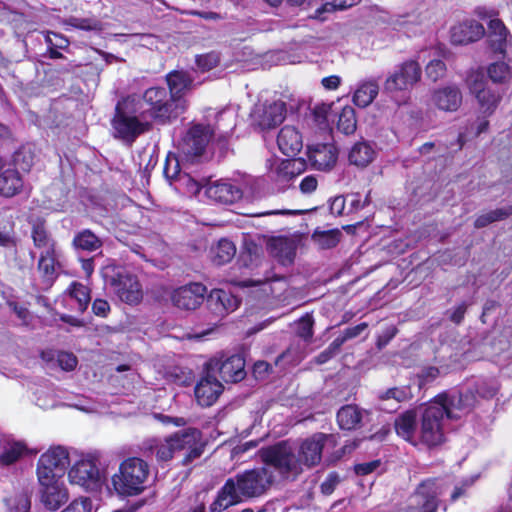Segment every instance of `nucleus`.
<instances>
[{
	"instance_id": "nucleus-58",
	"label": "nucleus",
	"mask_w": 512,
	"mask_h": 512,
	"mask_svg": "<svg viewBox=\"0 0 512 512\" xmlns=\"http://www.w3.org/2000/svg\"><path fill=\"white\" fill-rule=\"evenodd\" d=\"M382 401L394 400L396 403L404 402L409 399V392L406 388L393 387L380 394Z\"/></svg>"
},
{
	"instance_id": "nucleus-53",
	"label": "nucleus",
	"mask_w": 512,
	"mask_h": 512,
	"mask_svg": "<svg viewBox=\"0 0 512 512\" xmlns=\"http://www.w3.org/2000/svg\"><path fill=\"white\" fill-rule=\"evenodd\" d=\"M15 165L23 171H29L34 164V154L30 148L19 149L14 156Z\"/></svg>"
},
{
	"instance_id": "nucleus-2",
	"label": "nucleus",
	"mask_w": 512,
	"mask_h": 512,
	"mask_svg": "<svg viewBox=\"0 0 512 512\" xmlns=\"http://www.w3.org/2000/svg\"><path fill=\"white\" fill-rule=\"evenodd\" d=\"M261 458L272 466L283 480L295 481L305 470L294 445L280 441L261 449Z\"/></svg>"
},
{
	"instance_id": "nucleus-47",
	"label": "nucleus",
	"mask_w": 512,
	"mask_h": 512,
	"mask_svg": "<svg viewBox=\"0 0 512 512\" xmlns=\"http://www.w3.org/2000/svg\"><path fill=\"white\" fill-rule=\"evenodd\" d=\"M63 24L85 31H98L102 29L101 22L95 18H79L71 16L63 20Z\"/></svg>"
},
{
	"instance_id": "nucleus-40",
	"label": "nucleus",
	"mask_w": 512,
	"mask_h": 512,
	"mask_svg": "<svg viewBox=\"0 0 512 512\" xmlns=\"http://www.w3.org/2000/svg\"><path fill=\"white\" fill-rule=\"evenodd\" d=\"M32 492L22 489L5 500L7 512H30Z\"/></svg>"
},
{
	"instance_id": "nucleus-39",
	"label": "nucleus",
	"mask_w": 512,
	"mask_h": 512,
	"mask_svg": "<svg viewBox=\"0 0 512 512\" xmlns=\"http://www.w3.org/2000/svg\"><path fill=\"white\" fill-rule=\"evenodd\" d=\"M379 92V86L375 81L362 83L355 91L353 101L355 105L365 108L370 105Z\"/></svg>"
},
{
	"instance_id": "nucleus-36",
	"label": "nucleus",
	"mask_w": 512,
	"mask_h": 512,
	"mask_svg": "<svg viewBox=\"0 0 512 512\" xmlns=\"http://www.w3.org/2000/svg\"><path fill=\"white\" fill-rule=\"evenodd\" d=\"M72 246L77 251L94 252L103 246V242L90 229H83L75 234Z\"/></svg>"
},
{
	"instance_id": "nucleus-41",
	"label": "nucleus",
	"mask_w": 512,
	"mask_h": 512,
	"mask_svg": "<svg viewBox=\"0 0 512 512\" xmlns=\"http://www.w3.org/2000/svg\"><path fill=\"white\" fill-rule=\"evenodd\" d=\"M56 255L55 252L40 254L38 261V271L47 287L51 286L56 279Z\"/></svg>"
},
{
	"instance_id": "nucleus-24",
	"label": "nucleus",
	"mask_w": 512,
	"mask_h": 512,
	"mask_svg": "<svg viewBox=\"0 0 512 512\" xmlns=\"http://www.w3.org/2000/svg\"><path fill=\"white\" fill-rule=\"evenodd\" d=\"M485 33L481 23L470 20L459 23L451 29V41L454 44H468L479 40Z\"/></svg>"
},
{
	"instance_id": "nucleus-54",
	"label": "nucleus",
	"mask_w": 512,
	"mask_h": 512,
	"mask_svg": "<svg viewBox=\"0 0 512 512\" xmlns=\"http://www.w3.org/2000/svg\"><path fill=\"white\" fill-rule=\"evenodd\" d=\"M172 186L175 190L188 194H197L200 190L198 183L186 173L181 175Z\"/></svg>"
},
{
	"instance_id": "nucleus-4",
	"label": "nucleus",
	"mask_w": 512,
	"mask_h": 512,
	"mask_svg": "<svg viewBox=\"0 0 512 512\" xmlns=\"http://www.w3.org/2000/svg\"><path fill=\"white\" fill-rule=\"evenodd\" d=\"M143 99L150 106V115L162 123L176 118L185 109V102L173 98L164 87L147 89Z\"/></svg>"
},
{
	"instance_id": "nucleus-20",
	"label": "nucleus",
	"mask_w": 512,
	"mask_h": 512,
	"mask_svg": "<svg viewBox=\"0 0 512 512\" xmlns=\"http://www.w3.org/2000/svg\"><path fill=\"white\" fill-rule=\"evenodd\" d=\"M463 95L455 84L439 87L431 94V103L444 112H455L462 105Z\"/></svg>"
},
{
	"instance_id": "nucleus-48",
	"label": "nucleus",
	"mask_w": 512,
	"mask_h": 512,
	"mask_svg": "<svg viewBox=\"0 0 512 512\" xmlns=\"http://www.w3.org/2000/svg\"><path fill=\"white\" fill-rule=\"evenodd\" d=\"M341 236V232L338 229H334L329 231L316 232L313 235V238L321 248L330 249L338 244Z\"/></svg>"
},
{
	"instance_id": "nucleus-29",
	"label": "nucleus",
	"mask_w": 512,
	"mask_h": 512,
	"mask_svg": "<svg viewBox=\"0 0 512 512\" xmlns=\"http://www.w3.org/2000/svg\"><path fill=\"white\" fill-rule=\"evenodd\" d=\"M433 401L444 408V415L447 419L457 420L470 413V411H464V401L460 393L453 395L442 393L436 396Z\"/></svg>"
},
{
	"instance_id": "nucleus-64",
	"label": "nucleus",
	"mask_w": 512,
	"mask_h": 512,
	"mask_svg": "<svg viewBox=\"0 0 512 512\" xmlns=\"http://www.w3.org/2000/svg\"><path fill=\"white\" fill-rule=\"evenodd\" d=\"M90 510H91V502L87 498H85V499L73 501L62 512H90Z\"/></svg>"
},
{
	"instance_id": "nucleus-56",
	"label": "nucleus",
	"mask_w": 512,
	"mask_h": 512,
	"mask_svg": "<svg viewBox=\"0 0 512 512\" xmlns=\"http://www.w3.org/2000/svg\"><path fill=\"white\" fill-rule=\"evenodd\" d=\"M475 393L484 399L492 398L498 391V386L494 381L481 380L473 387Z\"/></svg>"
},
{
	"instance_id": "nucleus-52",
	"label": "nucleus",
	"mask_w": 512,
	"mask_h": 512,
	"mask_svg": "<svg viewBox=\"0 0 512 512\" xmlns=\"http://www.w3.org/2000/svg\"><path fill=\"white\" fill-rule=\"evenodd\" d=\"M313 325V316L309 313H306L296 323V334L304 341H310L313 337Z\"/></svg>"
},
{
	"instance_id": "nucleus-35",
	"label": "nucleus",
	"mask_w": 512,
	"mask_h": 512,
	"mask_svg": "<svg viewBox=\"0 0 512 512\" xmlns=\"http://www.w3.org/2000/svg\"><path fill=\"white\" fill-rule=\"evenodd\" d=\"M488 42L494 52L503 53L506 46L508 31L502 21L492 19L488 24Z\"/></svg>"
},
{
	"instance_id": "nucleus-34",
	"label": "nucleus",
	"mask_w": 512,
	"mask_h": 512,
	"mask_svg": "<svg viewBox=\"0 0 512 512\" xmlns=\"http://www.w3.org/2000/svg\"><path fill=\"white\" fill-rule=\"evenodd\" d=\"M169 93L178 101H183L182 96L192 86V79L184 71H172L166 76Z\"/></svg>"
},
{
	"instance_id": "nucleus-9",
	"label": "nucleus",
	"mask_w": 512,
	"mask_h": 512,
	"mask_svg": "<svg viewBox=\"0 0 512 512\" xmlns=\"http://www.w3.org/2000/svg\"><path fill=\"white\" fill-rule=\"evenodd\" d=\"M169 437L174 454L176 452L186 451V454L182 460L184 465H188L195 459L199 458L204 451L202 434L196 428H187L178 431Z\"/></svg>"
},
{
	"instance_id": "nucleus-21",
	"label": "nucleus",
	"mask_w": 512,
	"mask_h": 512,
	"mask_svg": "<svg viewBox=\"0 0 512 512\" xmlns=\"http://www.w3.org/2000/svg\"><path fill=\"white\" fill-rule=\"evenodd\" d=\"M207 374L195 387V397L199 405L212 406L223 392V385L213 372L206 370Z\"/></svg>"
},
{
	"instance_id": "nucleus-23",
	"label": "nucleus",
	"mask_w": 512,
	"mask_h": 512,
	"mask_svg": "<svg viewBox=\"0 0 512 512\" xmlns=\"http://www.w3.org/2000/svg\"><path fill=\"white\" fill-rule=\"evenodd\" d=\"M206 195L221 204H232L242 197V191L229 182L215 181L206 188Z\"/></svg>"
},
{
	"instance_id": "nucleus-60",
	"label": "nucleus",
	"mask_w": 512,
	"mask_h": 512,
	"mask_svg": "<svg viewBox=\"0 0 512 512\" xmlns=\"http://www.w3.org/2000/svg\"><path fill=\"white\" fill-rule=\"evenodd\" d=\"M76 366L77 358L72 353L59 351L56 367H59L64 371H72Z\"/></svg>"
},
{
	"instance_id": "nucleus-8",
	"label": "nucleus",
	"mask_w": 512,
	"mask_h": 512,
	"mask_svg": "<svg viewBox=\"0 0 512 512\" xmlns=\"http://www.w3.org/2000/svg\"><path fill=\"white\" fill-rule=\"evenodd\" d=\"M336 444L337 440L335 435L315 433L302 440L295 448L305 470H309L320 464L322 452L326 445L335 447Z\"/></svg>"
},
{
	"instance_id": "nucleus-42",
	"label": "nucleus",
	"mask_w": 512,
	"mask_h": 512,
	"mask_svg": "<svg viewBox=\"0 0 512 512\" xmlns=\"http://www.w3.org/2000/svg\"><path fill=\"white\" fill-rule=\"evenodd\" d=\"M236 254L234 243L228 239H221L212 248V261L216 265H224L230 262Z\"/></svg>"
},
{
	"instance_id": "nucleus-62",
	"label": "nucleus",
	"mask_w": 512,
	"mask_h": 512,
	"mask_svg": "<svg viewBox=\"0 0 512 512\" xmlns=\"http://www.w3.org/2000/svg\"><path fill=\"white\" fill-rule=\"evenodd\" d=\"M440 375V370L434 366L423 367L418 373L419 385L423 386L433 382Z\"/></svg>"
},
{
	"instance_id": "nucleus-3",
	"label": "nucleus",
	"mask_w": 512,
	"mask_h": 512,
	"mask_svg": "<svg viewBox=\"0 0 512 512\" xmlns=\"http://www.w3.org/2000/svg\"><path fill=\"white\" fill-rule=\"evenodd\" d=\"M150 475V468L146 461L138 457L124 460L118 473L112 477V484L119 495L134 496L142 493Z\"/></svg>"
},
{
	"instance_id": "nucleus-30",
	"label": "nucleus",
	"mask_w": 512,
	"mask_h": 512,
	"mask_svg": "<svg viewBox=\"0 0 512 512\" xmlns=\"http://www.w3.org/2000/svg\"><path fill=\"white\" fill-rule=\"evenodd\" d=\"M25 452V445L9 437L0 435V467L17 462Z\"/></svg>"
},
{
	"instance_id": "nucleus-12",
	"label": "nucleus",
	"mask_w": 512,
	"mask_h": 512,
	"mask_svg": "<svg viewBox=\"0 0 512 512\" xmlns=\"http://www.w3.org/2000/svg\"><path fill=\"white\" fill-rule=\"evenodd\" d=\"M112 126L115 137L130 143L149 129L148 123L141 122L135 115L127 112L122 103H118L116 106Z\"/></svg>"
},
{
	"instance_id": "nucleus-61",
	"label": "nucleus",
	"mask_w": 512,
	"mask_h": 512,
	"mask_svg": "<svg viewBox=\"0 0 512 512\" xmlns=\"http://www.w3.org/2000/svg\"><path fill=\"white\" fill-rule=\"evenodd\" d=\"M368 327V324L363 322L354 327H349L343 331V333L335 338L337 341H340L339 344L342 346L346 341L354 339L358 337L362 332H364Z\"/></svg>"
},
{
	"instance_id": "nucleus-22",
	"label": "nucleus",
	"mask_w": 512,
	"mask_h": 512,
	"mask_svg": "<svg viewBox=\"0 0 512 512\" xmlns=\"http://www.w3.org/2000/svg\"><path fill=\"white\" fill-rule=\"evenodd\" d=\"M239 304L240 300L236 296L222 289H213L207 297L209 309L220 317L235 311Z\"/></svg>"
},
{
	"instance_id": "nucleus-14",
	"label": "nucleus",
	"mask_w": 512,
	"mask_h": 512,
	"mask_svg": "<svg viewBox=\"0 0 512 512\" xmlns=\"http://www.w3.org/2000/svg\"><path fill=\"white\" fill-rule=\"evenodd\" d=\"M212 137V129L209 126H192L180 143L181 153L188 159L193 160L203 155Z\"/></svg>"
},
{
	"instance_id": "nucleus-59",
	"label": "nucleus",
	"mask_w": 512,
	"mask_h": 512,
	"mask_svg": "<svg viewBox=\"0 0 512 512\" xmlns=\"http://www.w3.org/2000/svg\"><path fill=\"white\" fill-rule=\"evenodd\" d=\"M339 342L340 341L334 339L324 351H322L318 356L314 358V362L321 365L335 357L341 350V345Z\"/></svg>"
},
{
	"instance_id": "nucleus-50",
	"label": "nucleus",
	"mask_w": 512,
	"mask_h": 512,
	"mask_svg": "<svg viewBox=\"0 0 512 512\" xmlns=\"http://www.w3.org/2000/svg\"><path fill=\"white\" fill-rule=\"evenodd\" d=\"M69 293L78 302V310L85 311L90 301L88 288L83 284L73 282L69 288Z\"/></svg>"
},
{
	"instance_id": "nucleus-13",
	"label": "nucleus",
	"mask_w": 512,
	"mask_h": 512,
	"mask_svg": "<svg viewBox=\"0 0 512 512\" xmlns=\"http://www.w3.org/2000/svg\"><path fill=\"white\" fill-rule=\"evenodd\" d=\"M206 370L215 375L218 373L223 381L232 383L243 380L246 375L245 360L239 354L231 355L226 359H210L206 363Z\"/></svg>"
},
{
	"instance_id": "nucleus-33",
	"label": "nucleus",
	"mask_w": 512,
	"mask_h": 512,
	"mask_svg": "<svg viewBox=\"0 0 512 512\" xmlns=\"http://www.w3.org/2000/svg\"><path fill=\"white\" fill-rule=\"evenodd\" d=\"M376 157V150L367 141L355 143L349 152V162L357 167L368 166Z\"/></svg>"
},
{
	"instance_id": "nucleus-57",
	"label": "nucleus",
	"mask_w": 512,
	"mask_h": 512,
	"mask_svg": "<svg viewBox=\"0 0 512 512\" xmlns=\"http://www.w3.org/2000/svg\"><path fill=\"white\" fill-rule=\"evenodd\" d=\"M446 74V65L442 60H431L426 66V76L436 82Z\"/></svg>"
},
{
	"instance_id": "nucleus-1",
	"label": "nucleus",
	"mask_w": 512,
	"mask_h": 512,
	"mask_svg": "<svg viewBox=\"0 0 512 512\" xmlns=\"http://www.w3.org/2000/svg\"><path fill=\"white\" fill-rule=\"evenodd\" d=\"M274 483V474L268 467L246 470L226 480L210 505V512H223L239 504L243 498H258Z\"/></svg>"
},
{
	"instance_id": "nucleus-63",
	"label": "nucleus",
	"mask_w": 512,
	"mask_h": 512,
	"mask_svg": "<svg viewBox=\"0 0 512 512\" xmlns=\"http://www.w3.org/2000/svg\"><path fill=\"white\" fill-rule=\"evenodd\" d=\"M347 201L345 196H336L330 202V212L333 215L341 216L347 211Z\"/></svg>"
},
{
	"instance_id": "nucleus-11",
	"label": "nucleus",
	"mask_w": 512,
	"mask_h": 512,
	"mask_svg": "<svg viewBox=\"0 0 512 512\" xmlns=\"http://www.w3.org/2000/svg\"><path fill=\"white\" fill-rule=\"evenodd\" d=\"M421 78V68L415 61H406L391 73L384 83V92L394 94L407 91Z\"/></svg>"
},
{
	"instance_id": "nucleus-55",
	"label": "nucleus",
	"mask_w": 512,
	"mask_h": 512,
	"mask_svg": "<svg viewBox=\"0 0 512 512\" xmlns=\"http://www.w3.org/2000/svg\"><path fill=\"white\" fill-rule=\"evenodd\" d=\"M167 375L170 381L180 386L188 385L193 378L191 370L180 367L172 368Z\"/></svg>"
},
{
	"instance_id": "nucleus-17",
	"label": "nucleus",
	"mask_w": 512,
	"mask_h": 512,
	"mask_svg": "<svg viewBox=\"0 0 512 512\" xmlns=\"http://www.w3.org/2000/svg\"><path fill=\"white\" fill-rule=\"evenodd\" d=\"M207 289L201 283H190L175 289L170 296L173 305L182 310H195L204 301Z\"/></svg>"
},
{
	"instance_id": "nucleus-15",
	"label": "nucleus",
	"mask_w": 512,
	"mask_h": 512,
	"mask_svg": "<svg viewBox=\"0 0 512 512\" xmlns=\"http://www.w3.org/2000/svg\"><path fill=\"white\" fill-rule=\"evenodd\" d=\"M450 486L444 479L430 478L422 481L415 496L420 504L419 512H436L439 506L438 496L442 495Z\"/></svg>"
},
{
	"instance_id": "nucleus-46",
	"label": "nucleus",
	"mask_w": 512,
	"mask_h": 512,
	"mask_svg": "<svg viewBox=\"0 0 512 512\" xmlns=\"http://www.w3.org/2000/svg\"><path fill=\"white\" fill-rule=\"evenodd\" d=\"M337 128L346 135L352 134L356 129V118L354 109L350 106L344 107L338 117Z\"/></svg>"
},
{
	"instance_id": "nucleus-43",
	"label": "nucleus",
	"mask_w": 512,
	"mask_h": 512,
	"mask_svg": "<svg viewBox=\"0 0 512 512\" xmlns=\"http://www.w3.org/2000/svg\"><path fill=\"white\" fill-rule=\"evenodd\" d=\"M512 215V205L495 210L488 211L479 215L474 221V227L477 229L484 228L491 223L502 221Z\"/></svg>"
},
{
	"instance_id": "nucleus-28",
	"label": "nucleus",
	"mask_w": 512,
	"mask_h": 512,
	"mask_svg": "<svg viewBox=\"0 0 512 512\" xmlns=\"http://www.w3.org/2000/svg\"><path fill=\"white\" fill-rule=\"evenodd\" d=\"M268 250L272 257L282 265H289L295 257L296 245L293 240L285 237L273 238L268 244Z\"/></svg>"
},
{
	"instance_id": "nucleus-49",
	"label": "nucleus",
	"mask_w": 512,
	"mask_h": 512,
	"mask_svg": "<svg viewBox=\"0 0 512 512\" xmlns=\"http://www.w3.org/2000/svg\"><path fill=\"white\" fill-rule=\"evenodd\" d=\"M164 176L168 183L172 186L184 173L181 172L179 160L175 155L169 154L166 158L164 169Z\"/></svg>"
},
{
	"instance_id": "nucleus-10",
	"label": "nucleus",
	"mask_w": 512,
	"mask_h": 512,
	"mask_svg": "<svg viewBox=\"0 0 512 512\" xmlns=\"http://www.w3.org/2000/svg\"><path fill=\"white\" fill-rule=\"evenodd\" d=\"M70 464L69 453L62 446L51 447L42 454L37 464V476L44 480L61 478Z\"/></svg>"
},
{
	"instance_id": "nucleus-31",
	"label": "nucleus",
	"mask_w": 512,
	"mask_h": 512,
	"mask_svg": "<svg viewBox=\"0 0 512 512\" xmlns=\"http://www.w3.org/2000/svg\"><path fill=\"white\" fill-rule=\"evenodd\" d=\"M23 188V180L15 168H7L0 173V195L13 197Z\"/></svg>"
},
{
	"instance_id": "nucleus-18",
	"label": "nucleus",
	"mask_w": 512,
	"mask_h": 512,
	"mask_svg": "<svg viewBox=\"0 0 512 512\" xmlns=\"http://www.w3.org/2000/svg\"><path fill=\"white\" fill-rule=\"evenodd\" d=\"M40 483V501L49 510H57L68 501V491L61 478L44 480L38 478Z\"/></svg>"
},
{
	"instance_id": "nucleus-5",
	"label": "nucleus",
	"mask_w": 512,
	"mask_h": 512,
	"mask_svg": "<svg viewBox=\"0 0 512 512\" xmlns=\"http://www.w3.org/2000/svg\"><path fill=\"white\" fill-rule=\"evenodd\" d=\"M444 408L431 401L424 409L421 419L420 438L429 447L444 442L443 421Z\"/></svg>"
},
{
	"instance_id": "nucleus-6",
	"label": "nucleus",
	"mask_w": 512,
	"mask_h": 512,
	"mask_svg": "<svg viewBox=\"0 0 512 512\" xmlns=\"http://www.w3.org/2000/svg\"><path fill=\"white\" fill-rule=\"evenodd\" d=\"M68 477L71 484L79 485L86 491H97L103 484L94 455H87L77 461L69 470Z\"/></svg>"
},
{
	"instance_id": "nucleus-26",
	"label": "nucleus",
	"mask_w": 512,
	"mask_h": 512,
	"mask_svg": "<svg viewBox=\"0 0 512 512\" xmlns=\"http://www.w3.org/2000/svg\"><path fill=\"white\" fill-rule=\"evenodd\" d=\"M278 147L284 155L295 156L302 147V136L293 126H284L277 137Z\"/></svg>"
},
{
	"instance_id": "nucleus-19",
	"label": "nucleus",
	"mask_w": 512,
	"mask_h": 512,
	"mask_svg": "<svg viewBox=\"0 0 512 512\" xmlns=\"http://www.w3.org/2000/svg\"><path fill=\"white\" fill-rule=\"evenodd\" d=\"M285 117L286 104L283 101L260 105L252 114L253 122L262 130L275 128L284 121Z\"/></svg>"
},
{
	"instance_id": "nucleus-7",
	"label": "nucleus",
	"mask_w": 512,
	"mask_h": 512,
	"mask_svg": "<svg viewBox=\"0 0 512 512\" xmlns=\"http://www.w3.org/2000/svg\"><path fill=\"white\" fill-rule=\"evenodd\" d=\"M469 92L477 99L480 111L489 116L496 110L501 96L487 87L484 74L481 70H471L465 79Z\"/></svg>"
},
{
	"instance_id": "nucleus-51",
	"label": "nucleus",
	"mask_w": 512,
	"mask_h": 512,
	"mask_svg": "<svg viewBox=\"0 0 512 512\" xmlns=\"http://www.w3.org/2000/svg\"><path fill=\"white\" fill-rule=\"evenodd\" d=\"M360 1L361 0H333L332 2H327L316 10V17L324 20L325 17L322 16L323 13L345 10L358 4Z\"/></svg>"
},
{
	"instance_id": "nucleus-16",
	"label": "nucleus",
	"mask_w": 512,
	"mask_h": 512,
	"mask_svg": "<svg viewBox=\"0 0 512 512\" xmlns=\"http://www.w3.org/2000/svg\"><path fill=\"white\" fill-rule=\"evenodd\" d=\"M109 284L123 302L136 304L142 299V288L135 275L124 271L118 272L116 275L111 276Z\"/></svg>"
},
{
	"instance_id": "nucleus-32",
	"label": "nucleus",
	"mask_w": 512,
	"mask_h": 512,
	"mask_svg": "<svg viewBox=\"0 0 512 512\" xmlns=\"http://www.w3.org/2000/svg\"><path fill=\"white\" fill-rule=\"evenodd\" d=\"M364 411L356 405H345L337 412V422L343 430H354L361 426Z\"/></svg>"
},
{
	"instance_id": "nucleus-25",
	"label": "nucleus",
	"mask_w": 512,
	"mask_h": 512,
	"mask_svg": "<svg viewBox=\"0 0 512 512\" xmlns=\"http://www.w3.org/2000/svg\"><path fill=\"white\" fill-rule=\"evenodd\" d=\"M309 159L316 169L327 171L335 165L337 152L331 144H316L309 147Z\"/></svg>"
},
{
	"instance_id": "nucleus-44",
	"label": "nucleus",
	"mask_w": 512,
	"mask_h": 512,
	"mask_svg": "<svg viewBox=\"0 0 512 512\" xmlns=\"http://www.w3.org/2000/svg\"><path fill=\"white\" fill-rule=\"evenodd\" d=\"M487 74L491 81L498 84L507 83L512 78L511 68L502 61L490 64L487 68Z\"/></svg>"
},
{
	"instance_id": "nucleus-37",
	"label": "nucleus",
	"mask_w": 512,
	"mask_h": 512,
	"mask_svg": "<svg viewBox=\"0 0 512 512\" xmlns=\"http://www.w3.org/2000/svg\"><path fill=\"white\" fill-rule=\"evenodd\" d=\"M416 423V413L414 411H406L396 418L394 426L399 436L412 442L416 431Z\"/></svg>"
},
{
	"instance_id": "nucleus-27",
	"label": "nucleus",
	"mask_w": 512,
	"mask_h": 512,
	"mask_svg": "<svg viewBox=\"0 0 512 512\" xmlns=\"http://www.w3.org/2000/svg\"><path fill=\"white\" fill-rule=\"evenodd\" d=\"M141 450L146 457L155 455L158 462H168L174 456L170 437L164 440L151 438L143 442Z\"/></svg>"
},
{
	"instance_id": "nucleus-38",
	"label": "nucleus",
	"mask_w": 512,
	"mask_h": 512,
	"mask_svg": "<svg viewBox=\"0 0 512 512\" xmlns=\"http://www.w3.org/2000/svg\"><path fill=\"white\" fill-rule=\"evenodd\" d=\"M32 239L34 246L41 251L40 254L55 252V241L42 223L33 225Z\"/></svg>"
},
{
	"instance_id": "nucleus-45",
	"label": "nucleus",
	"mask_w": 512,
	"mask_h": 512,
	"mask_svg": "<svg viewBox=\"0 0 512 512\" xmlns=\"http://www.w3.org/2000/svg\"><path fill=\"white\" fill-rule=\"evenodd\" d=\"M296 160L282 161L274 170L272 178L281 185L288 183L295 176Z\"/></svg>"
}]
</instances>
